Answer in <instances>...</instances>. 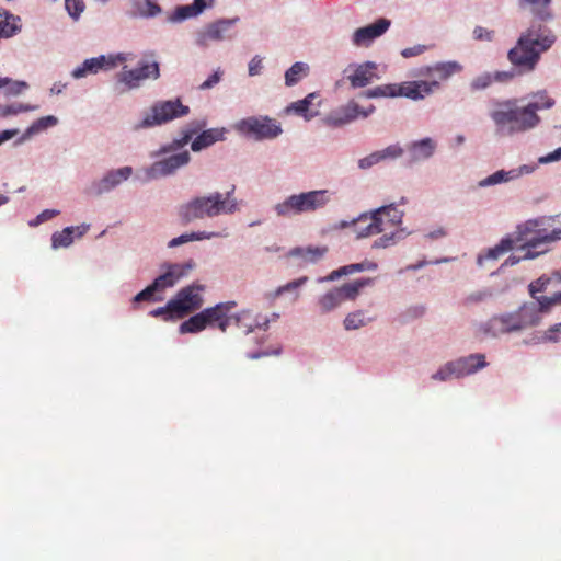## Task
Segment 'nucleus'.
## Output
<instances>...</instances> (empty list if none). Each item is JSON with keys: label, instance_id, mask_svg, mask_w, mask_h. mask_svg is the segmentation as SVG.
I'll use <instances>...</instances> for the list:
<instances>
[{"label": "nucleus", "instance_id": "nucleus-55", "mask_svg": "<svg viewBox=\"0 0 561 561\" xmlns=\"http://www.w3.org/2000/svg\"><path fill=\"white\" fill-rule=\"evenodd\" d=\"M545 339L550 342H560L561 341V322L550 327L545 332Z\"/></svg>", "mask_w": 561, "mask_h": 561}, {"label": "nucleus", "instance_id": "nucleus-41", "mask_svg": "<svg viewBox=\"0 0 561 561\" xmlns=\"http://www.w3.org/2000/svg\"><path fill=\"white\" fill-rule=\"evenodd\" d=\"M309 70L308 65L304 62H295L285 73V83L290 87L300 81V79L307 76Z\"/></svg>", "mask_w": 561, "mask_h": 561}, {"label": "nucleus", "instance_id": "nucleus-12", "mask_svg": "<svg viewBox=\"0 0 561 561\" xmlns=\"http://www.w3.org/2000/svg\"><path fill=\"white\" fill-rule=\"evenodd\" d=\"M204 285L191 284L181 288L173 298H171V308L175 311V317L183 319L190 313L201 309L204 299L201 295L204 291Z\"/></svg>", "mask_w": 561, "mask_h": 561}, {"label": "nucleus", "instance_id": "nucleus-3", "mask_svg": "<svg viewBox=\"0 0 561 561\" xmlns=\"http://www.w3.org/2000/svg\"><path fill=\"white\" fill-rule=\"evenodd\" d=\"M512 236L517 248L525 251L524 259H535L549 251V245L561 238V230H549L545 220L537 218L518 225Z\"/></svg>", "mask_w": 561, "mask_h": 561}, {"label": "nucleus", "instance_id": "nucleus-32", "mask_svg": "<svg viewBox=\"0 0 561 561\" xmlns=\"http://www.w3.org/2000/svg\"><path fill=\"white\" fill-rule=\"evenodd\" d=\"M87 229L88 228L66 227L64 230L57 231L51 236V247L54 249L69 247L73 242L72 234L75 231H77L79 236H82Z\"/></svg>", "mask_w": 561, "mask_h": 561}, {"label": "nucleus", "instance_id": "nucleus-45", "mask_svg": "<svg viewBox=\"0 0 561 561\" xmlns=\"http://www.w3.org/2000/svg\"><path fill=\"white\" fill-rule=\"evenodd\" d=\"M58 123L57 117L53 115L44 116L38 119H36L27 129L25 135L32 136L34 134H37L42 130H45L48 127H53Z\"/></svg>", "mask_w": 561, "mask_h": 561}, {"label": "nucleus", "instance_id": "nucleus-8", "mask_svg": "<svg viewBox=\"0 0 561 561\" xmlns=\"http://www.w3.org/2000/svg\"><path fill=\"white\" fill-rule=\"evenodd\" d=\"M403 213L393 204L381 206L370 213V219L375 222L379 233H385L374 242V248H387L394 242L396 230L402 222Z\"/></svg>", "mask_w": 561, "mask_h": 561}, {"label": "nucleus", "instance_id": "nucleus-63", "mask_svg": "<svg viewBox=\"0 0 561 561\" xmlns=\"http://www.w3.org/2000/svg\"><path fill=\"white\" fill-rule=\"evenodd\" d=\"M27 83L24 81H15L11 84L8 92L12 95H18L22 93L25 89H27Z\"/></svg>", "mask_w": 561, "mask_h": 561}, {"label": "nucleus", "instance_id": "nucleus-42", "mask_svg": "<svg viewBox=\"0 0 561 561\" xmlns=\"http://www.w3.org/2000/svg\"><path fill=\"white\" fill-rule=\"evenodd\" d=\"M319 307L321 312H330L342 304L340 294L334 289L328 291L319 299Z\"/></svg>", "mask_w": 561, "mask_h": 561}, {"label": "nucleus", "instance_id": "nucleus-30", "mask_svg": "<svg viewBox=\"0 0 561 561\" xmlns=\"http://www.w3.org/2000/svg\"><path fill=\"white\" fill-rule=\"evenodd\" d=\"M316 98V93L308 94L305 99L291 103L286 111L294 112L298 116H302L306 121H309L318 115V110L312 108V101Z\"/></svg>", "mask_w": 561, "mask_h": 561}, {"label": "nucleus", "instance_id": "nucleus-20", "mask_svg": "<svg viewBox=\"0 0 561 561\" xmlns=\"http://www.w3.org/2000/svg\"><path fill=\"white\" fill-rule=\"evenodd\" d=\"M439 83L433 81H412L397 84V96H405L412 100H420L431 94L434 89L438 88Z\"/></svg>", "mask_w": 561, "mask_h": 561}, {"label": "nucleus", "instance_id": "nucleus-1", "mask_svg": "<svg viewBox=\"0 0 561 561\" xmlns=\"http://www.w3.org/2000/svg\"><path fill=\"white\" fill-rule=\"evenodd\" d=\"M556 42L550 28L541 23H533L519 36L516 45L510 49L507 58L522 72H530L537 67L540 55Z\"/></svg>", "mask_w": 561, "mask_h": 561}, {"label": "nucleus", "instance_id": "nucleus-49", "mask_svg": "<svg viewBox=\"0 0 561 561\" xmlns=\"http://www.w3.org/2000/svg\"><path fill=\"white\" fill-rule=\"evenodd\" d=\"M149 314L156 318L160 317L164 321H174L179 319L178 317H175L174 309L171 308V300H169L165 306L151 310Z\"/></svg>", "mask_w": 561, "mask_h": 561}, {"label": "nucleus", "instance_id": "nucleus-53", "mask_svg": "<svg viewBox=\"0 0 561 561\" xmlns=\"http://www.w3.org/2000/svg\"><path fill=\"white\" fill-rule=\"evenodd\" d=\"M204 126H205V123H202L196 128H193V129L184 131L183 136L180 139H175L172 142L171 148L172 149H179V148L185 146L191 140L193 135L196 134L197 130L201 129Z\"/></svg>", "mask_w": 561, "mask_h": 561}, {"label": "nucleus", "instance_id": "nucleus-9", "mask_svg": "<svg viewBox=\"0 0 561 561\" xmlns=\"http://www.w3.org/2000/svg\"><path fill=\"white\" fill-rule=\"evenodd\" d=\"M488 366L483 354H470L465 357L450 360L432 375L433 380L446 381L453 377L461 378Z\"/></svg>", "mask_w": 561, "mask_h": 561}, {"label": "nucleus", "instance_id": "nucleus-60", "mask_svg": "<svg viewBox=\"0 0 561 561\" xmlns=\"http://www.w3.org/2000/svg\"><path fill=\"white\" fill-rule=\"evenodd\" d=\"M262 69V59L259 56L253 57L249 62V75L256 76Z\"/></svg>", "mask_w": 561, "mask_h": 561}, {"label": "nucleus", "instance_id": "nucleus-61", "mask_svg": "<svg viewBox=\"0 0 561 561\" xmlns=\"http://www.w3.org/2000/svg\"><path fill=\"white\" fill-rule=\"evenodd\" d=\"M424 50H425V46L416 45V46H413V47L404 48L401 51V55L404 58H410V57H414V56L421 55Z\"/></svg>", "mask_w": 561, "mask_h": 561}, {"label": "nucleus", "instance_id": "nucleus-24", "mask_svg": "<svg viewBox=\"0 0 561 561\" xmlns=\"http://www.w3.org/2000/svg\"><path fill=\"white\" fill-rule=\"evenodd\" d=\"M436 145L431 138H424L420 141H414L408 147L411 161H421L428 159L433 156Z\"/></svg>", "mask_w": 561, "mask_h": 561}, {"label": "nucleus", "instance_id": "nucleus-29", "mask_svg": "<svg viewBox=\"0 0 561 561\" xmlns=\"http://www.w3.org/2000/svg\"><path fill=\"white\" fill-rule=\"evenodd\" d=\"M377 264L374 262H362V263H355L342 266L337 270L332 271L327 277L322 278L321 280L327 282H333L342 276H347L353 273L363 272V271H369V270H376Z\"/></svg>", "mask_w": 561, "mask_h": 561}, {"label": "nucleus", "instance_id": "nucleus-19", "mask_svg": "<svg viewBox=\"0 0 561 561\" xmlns=\"http://www.w3.org/2000/svg\"><path fill=\"white\" fill-rule=\"evenodd\" d=\"M390 26V21L381 18L375 23L357 28L353 34V44L355 46H367L375 38L381 36Z\"/></svg>", "mask_w": 561, "mask_h": 561}, {"label": "nucleus", "instance_id": "nucleus-48", "mask_svg": "<svg viewBox=\"0 0 561 561\" xmlns=\"http://www.w3.org/2000/svg\"><path fill=\"white\" fill-rule=\"evenodd\" d=\"M16 20L13 15L7 16L4 20L0 21V38L4 37H11L13 36L16 31L19 30L16 25Z\"/></svg>", "mask_w": 561, "mask_h": 561}, {"label": "nucleus", "instance_id": "nucleus-31", "mask_svg": "<svg viewBox=\"0 0 561 561\" xmlns=\"http://www.w3.org/2000/svg\"><path fill=\"white\" fill-rule=\"evenodd\" d=\"M462 66L457 61L437 62L433 67L427 68V75L438 80H447L451 76L460 72Z\"/></svg>", "mask_w": 561, "mask_h": 561}, {"label": "nucleus", "instance_id": "nucleus-50", "mask_svg": "<svg viewBox=\"0 0 561 561\" xmlns=\"http://www.w3.org/2000/svg\"><path fill=\"white\" fill-rule=\"evenodd\" d=\"M493 82L494 78L492 77V73L485 72L472 79L470 82V89L472 91L484 90L489 88Z\"/></svg>", "mask_w": 561, "mask_h": 561}, {"label": "nucleus", "instance_id": "nucleus-40", "mask_svg": "<svg viewBox=\"0 0 561 561\" xmlns=\"http://www.w3.org/2000/svg\"><path fill=\"white\" fill-rule=\"evenodd\" d=\"M517 178H518L517 171L500 170V171H496L493 174L486 176L482 181H480L479 185L480 186H490V185H495V184L503 183V182H508V181L517 179Z\"/></svg>", "mask_w": 561, "mask_h": 561}, {"label": "nucleus", "instance_id": "nucleus-21", "mask_svg": "<svg viewBox=\"0 0 561 561\" xmlns=\"http://www.w3.org/2000/svg\"><path fill=\"white\" fill-rule=\"evenodd\" d=\"M133 173L130 167H123L117 170L110 171L99 182L94 183L92 188L95 194L101 195L104 192H108L114 188L121 182L127 180Z\"/></svg>", "mask_w": 561, "mask_h": 561}, {"label": "nucleus", "instance_id": "nucleus-37", "mask_svg": "<svg viewBox=\"0 0 561 561\" xmlns=\"http://www.w3.org/2000/svg\"><path fill=\"white\" fill-rule=\"evenodd\" d=\"M207 325L203 311L192 316L188 320L180 324L179 331L181 334L197 333L203 331Z\"/></svg>", "mask_w": 561, "mask_h": 561}, {"label": "nucleus", "instance_id": "nucleus-56", "mask_svg": "<svg viewBox=\"0 0 561 561\" xmlns=\"http://www.w3.org/2000/svg\"><path fill=\"white\" fill-rule=\"evenodd\" d=\"M473 36L478 41H492L494 37V31L486 30L482 26H477L473 30Z\"/></svg>", "mask_w": 561, "mask_h": 561}, {"label": "nucleus", "instance_id": "nucleus-59", "mask_svg": "<svg viewBox=\"0 0 561 561\" xmlns=\"http://www.w3.org/2000/svg\"><path fill=\"white\" fill-rule=\"evenodd\" d=\"M195 12L199 15L205 9L213 8L215 4V0H193V3H191Z\"/></svg>", "mask_w": 561, "mask_h": 561}, {"label": "nucleus", "instance_id": "nucleus-46", "mask_svg": "<svg viewBox=\"0 0 561 561\" xmlns=\"http://www.w3.org/2000/svg\"><path fill=\"white\" fill-rule=\"evenodd\" d=\"M37 105L22 104V103H13L10 105H0V117H9L13 115H18L22 112H30L37 110Z\"/></svg>", "mask_w": 561, "mask_h": 561}, {"label": "nucleus", "instance_id": "nucleus-22", "mask_svg": "<svg viewBox=\"0 0 561 561\" xmlns=\"http://www.w3.org/2000/svg\"><path fill=\"white\" fill-rule=\"evenodd\" d=\"M375 70L376 65L370 61L357 66L354 72L348 76L352 88L357 89L368 85L377 77Z\"/></svg>", "mask_w": 561, "mask_h": 561}, {"label": "nucleus", "instance_id": "nucleus-35", "mask_svg": "<svg viewBox=\"0 0 561 561\" xmlns=\"http://www.w3.org/2000/svg\"><path fill=\"white\" fill-rule=\"evenodd\" d=\"M327 252V248L308 247V248H294L289 251L290 256L301 257L307 263H316Z\"/></svg>", "mask_w": 561, "mask_h": 561}, {"label": "nucleus", "instance_id": "nucleus-36", "mask_svg": "<svg viewBox=\"0 0 561 561\" xmlns=\"http://www.w3.org/2000/svg\"><path fill=\"white\" fill-rule=\"evenodd\" d=\"M554 105V100L548 95L546 91H539L531 96V101L523 106L524 110H530L534 115L540 110L551 108Z\"/></svg>", "mask_w": 561, "mask_h": 561}, {"label": "nucleus", "instance_id": "nucleus-51", "mask_svg": "<svg viewBox=\"0 0 561 561\" xmlns=\"http://www.w3.org/2000/svg\"><path fill=\"white\" fill-rule=\"evenodd\" d=\"M65 7L69 15L75 20L80 16L85 8L82 0H65Z\"/></svg>", "mask_w": 561, "mask_h": 561}, {"label": "nucleus", "instance_id": "nucleus-52", "mask_svg": "<svg viewBox=\"0 0 561 561\" xmlns=\"http://www.w3.org/2000/svg\"><path fill=\"white\" fill-rule=\"evenodd\" d=\"M379 156L381 161L388 160V159H397L403 154V149L399 145H391L387 148L379 150Z\"/></svg>", "mask_w": 561, "mask_h": 561}, {"label": "nucleus", "instance_id": "nucleus-33", "mask_svg": "<svg viewBox=\"0 0 561 561\" xmlns=\"http://www.w3.org/2000/svg\"><path fill=\"white\" fill-rule=\"evenodd\" d=\"M551 0H522V5L527 7L529 11L539 20L547 21L552 18L550 11Z\"/></svg>", "mask_w": 561, "mask_h": 561}, {"label": "nucleus", "instance_id": "nucleus-34", "mask_svg": "<svg viewBox=\"0 0 561 561\" xmlns=\"http://www.w3.org/2000/svg\"><path fill=\"white\" fill-rule=\"evenodd\" d=\"M554 279L557 282H561V270L553 271L551 276L542 275L536 280L531 282L528 285V291L531 298H537L538 294L543 293L551 280Z\"/></svg>", "mask_w": 561, "mask_h": 561}, {"label": "nucleus", "instance_id": "nucleus-7", "mask_svg": "<svg viewBox=\"0 0 561 561\" xmlns=\"http://www.w3.org/2000/svg\"><path fill=\"white\" fill-rule=\"evenodd\" d=\"M194 267L195 262L193 260H188L184 263L170 264L162 275L158 276L152 284L134 297V301L159 300L160 298H153L154 293L174 286L180 279L187 276Z\"/></svg>", "mask_w": 561, "mask_h": 561}, {"label": "nucleus", "instance_id": "nucleus-64", "mask_svg": "<svg viewBox=\"0 0 561 561\" xmlns=\"http://www.w3.org/2000/svg\"><path fill=\"white\" fill-rule=\"evenodd\" d=\"M307 279H308V277L304 276L296 280H293V282L286 284L285 286L280 287L278 289V294L286 291V290L295 289V288L299 287L300 285L305 284L307 282Z\"/></svg>", "mask_w": 561, "mask_h": 561}, {"label": "nucleus", "instance_id": "nucleus-11", "mask_svg": "<svg viewBox=\"0 0 561 561\" xmlns=\"http://www.w3.org/2000/svg\"><path fill=\"white\" fill-rule=\"evenodd\" d=\"M188 113V106L183 105L180 99L160 101L152 105L150 113L146 115L139 124V127L148 128L162 125L174 118L185 116Z\"/></svg>", "mask_w": 561, "mask_h": 561}, {"label": "nucleus", "instance_id": "nucleus-6", "mask_svg": "<svg viewBox=\"0 0 561 561\" xmlns=\"http://www.w3.org/2000/svg\"><path fill=\"white\" fill-rule=\"evenodd\" d=\"M330 201L325 190H316L293 194L274 207L279 217H294L304 213H313L323 208Z\"/></svg>", "mask_w": 561, "mask_h": 561}, {"label": "nucleus", "instance_id": "nucleus-18", "mask_svg": "<svg viewBox=\"0 0 561 561\" xmlns=\"http://www.w3.org/2000/svg\"><path fill=\"white\" fill-rule=\"evenodd\" d=\"M191 156L188 151H183L165 159L154 162L149 169L151 178H159L172 174L179 168L188 163Z\"/></svg>", "mask_w": 561, "mask_h": 561}, {"label": "nucleus", "instance_id": "nucleus-2", "mask_svg": "<svg viewBox=\"0 0 561 561\" xmlns=\"http://www.w3.org/2000/svg\"><path fill=\"white\" fill-rule=\"evenodd\" d=\"M496 134L512 136L535 128L540 123V117L534 115L530 110H524L517 105V100L494 101L490 111Z\"/></svg>", "mask_w": 561, "mask_h": 561}, {"label": "nucleus", "instance_id": "nucleus-62", "mask_svg": "<svg viewBox=\"0 0 561 561\" xmlns=\"http://www.w3.org/2000/svg\"><path fill=\"white\" fill-rule=\"evenodd\" d=\"M190 241H194L193 240V237H191V233H184V234H181L176 238H173L170 242H169V248H175V247H179L183 243H186V242H190Z\"/></svg>", "mask_w": 561, "mask_h": 561}, {"label": "nucleus", "instance_id": "nucleus-27", "mask_svg": "<svg viewBox=\"0 0 561 561\" xmlns=\"http://www.w3.org/2000/svg\"><path fill=\"white\" fill-rule=\"evenodd\" d=\"M352 224L358 239L378 234L377 226H375V222L370 219V213L359 215L352 220Z\"/></svg>", "mask_w": 561, "mask_h": 561}, {"label": "nucleus", "instance_id": "nucleus-38", "mask_svg": "<svg viewBox=\"0 0 561 561\" xmlns=\"http://www.w3.org/2000/svg\"><path fill=\"white\" fill-rule=\"evenodd\" d=\"M134 14L144 18H152L161 12L160 5L153 0H134Z\"/></svg>", "mask_w": 561, "mask_h": 561}, {"label": "nucleus", "instance_id": "nucleus-47", "mask_svg": "<svg viewBox=\"0 0 561 561\" xmlns=\"http://www.w3.org/2000/svg\"><path fill=\"white\" fill-rule=\"evenodd\" d=\"M197 12L192 4L179 5L174 12L169 16L170 22H181L190 18L197 16Z\"/></svg>", "mask_w": 561, "mask_h": 561}, {"label": "nucleus", "instance_id": "nucleus-14", "mask_svg": "<svg viewBox=\"0 0 561 561\" xmlns=\"http://www.w3.org/2000/svg\"><path fill=\"white\" fill-rule=\"evenodd\" d=\"M160 77V68L157 61H145L141 60L139 66L135 69L126 70L123 69L117 75V81L123 83L127 89H136L140 85V82L146 79L157 80Z\"/></svg>", "mask_w": 561, "mask_h": 561}, {"label": "nucleus", "instance_id": "nucleus-28", "mask_svg": "<svg viewBox=\"0 0 561 561\" xmlns=\"http://www.w3.org/2000/svg\"><path fill=\"white\" fill-rule=\"evenodd\" d=\"M534 299L535 304H525L523 307H533L541 320L542 313H549L554 306L561 305V291L554 293L552 296H537Z\"/></svg>", "mask_w": 561, "mask_h": 561}, {"label": "nucleus", "instance_id": "nucleus-5", "mask_svg": "<svg viewBox=\"0 0 561 561\" xmlns=\"http://www.w3.org/2000/svg\"><path fill=\"white\" fill-rule=\"evenodd\" d=\"M540 323L533 307H520L519 310L492 317L484 327V332L496 337L502 334L522 331Z\"/></svg>", "mask_w": 561, "mask_h": 561}, {"label": "nucleus", "instance_id": "nucleus-23", "mask_svg": "<svg viewBox=\"0 0 561 561\" xmlns=\"http://www.w3.org/2000/svg\"><path fill=\"white\" fill-rule=\"evenodd\" d=\"M225 128H210L199 134L192 142L191 148L193 151H199L204 148L211 146L213 144L224 140Z\"/></svg>", "mask_w": 561, "mask_h": 561}, {"label": "nucleus", "instance_id": "nucleus-54", "mask_svg": "<svg viewBox=\"0 0 561 561\" xmlns=\"http://www.w3.org/2000/svg\"><path fill=\"white\" fill-rule=\"evenodd\" d=\"M379 162H381L379 152L375 151V152L366 156L365 158L359 159L358 167L360 169L365 170V169L371 168L373 165H375V164H377Z\"/></svg>", "mask_w": 561, "mask_h": 561}, {"label": "nucleus", "instance_id": "nucleus-57", "mask_svg": "<svg viewBox=\"0 0 561 561\" xmlns=\"http://www.w3.org/2000/svg\"><path fill=\"white\" fill-rule=\"evenodd\" d=\"M220 79H221V72L219 70H217L199 85V89L201 90L211 89L220 81Z\"/></svg>", "mask_w": 561, "mask_h": 561}, {"label": "nucleus", "instance_id": "nucleus-4", "mask_svg": "<svg viewBox=\"0 0 561 561\" xmlns=\"http://www.w3.org/2000/svg\"><path fill=\"white\" fill-rule=\"evenodd\" d=\"M231 192L226 196L219 192L210 195L197 196L179 207V217L183 224H190L204 218H213L221 214L237 211V201L230 198Z\"/></svg>", "mask_w": 561, "mask_h": 561}, {"label": "nucleus", "instance_id": "nucleus-17", "mask_svg": "<svg viewBox=\"0 0 561 561\" xmlns=\"http://www.w3.org/2000/svg\"><path fill=\"white\" fill-rule=\"evenodd\" d=\"M234 301L219 302L214 307L203 310L207 325L218 327L220 331L225 332L232 323V316L229 312L236 307Z\"/></svg>", "mask_w": 561, "mask_h": 561}, {"label": "nucleus", "instance_id": "nucleus-43", "mask_svg": "<svg viewBox=\"0 0 561 561\" xmlns=\"http://www.w3.org/2000/svg\"><path fill=\"white\" fill-rule=\"evenodd\" d=\"M373 318L366 317L363 311L348 313L344 319V328L346 330H357L368 324Z\"/></svg>", "mask_w": 561, "mask_h": 561}, {"label": "nucleus", "instance_id": "nucleus-26", "mask_svg": "<svg viewBox=\"0 0 561 561\" xmlns=\"http://www.w3.org/2000/svg\"><path fill=\"white\" fill-rule=\"evenodd\" d=\"M374 283V279L370 277L356 279L351 283H346L340 287H335V290L340 294V298L343 301L345 300H354L359 291Z\"/></svg>", "mask_w": 561, "mask_h": 561}, {"label": "nucleus", "instance_id": "nucleus-25", "mask_svg": "<svg viewBox=\"0 0 561 561\" xmlns=\"http://www.w3.org/2000/svg\"><path fill=\"white\" fill-rule=\"evenodd\" d=\"M516 243L514 241V238L511 234H507L501 241L494 245L493 248L489 249L484 255L478 256V264L482 265L484 260H497L500 256L504 255L508 251L516 248Z\"/></svg>", "mask_w": 561, "mask_h": 561}, {"label": "nucleus", "instance_id": "nucleus-58", "mask_svg": "<svg viewBox=\"0 0 561 561\" xmlns=\"http://www.w3.org/2000/svg\"><path fill=\"white\" fill-rule=\"evenodd\" d=\"M228 233H221V232H206V231H199V232H192L191 237H193L194 241H199L204 239H211V238H218V237H227Z\"/></svg>", "mask_w": 561, "mask_h": 561}, {"label": "nucleus", "instance_id": "nucleus-16", "mask_svg": "<svg viewBox=\"0 0 561 561\" xmlns=\"http://www.w3.org/2000/svg\"><path fill=\"white\" fill-rule=\"evenodd\" d=\"M374 110L375 107L373 105H370L368 110H363L356 102L350 101L346 105L331 113L327 117V123L330 126L340 127L357 119L358 117L366 118L374 112Z\"/></svg>", "mask_w": 561, "mask_h": 561}, {"label": "nucleus", "instance_id": "nucleus-10", "mask_svg": "<svg viewBox=\"0 0 561 561\" xmlns=\"http://www.w3.org/2000/svg\"><path fill=\"white\" fill-rule=\"evenodd\" d=\"M234 128L241 135L255 140L274 139L283 133L279 123L268 116L243 118L236 124Z\"/></svg>", "mask_w": 561, "mask_h": 561}, {"label": "nucleus", "instance_id": "nucleus-39", "mask_svg": "<svg viewBox=\"0 0 561 561\" xmlns=\"http://www.w3.org/2000/svg\"><path fill=\"white\" fill-rule=\"evenodd\" d=\"M232 323L240 328L244 333H250L254 328L259 327V322L249 310L232 316Z\"/></svg>", "mask_w": 561, "mask_h": 561}, {"label": "nucleus", "instance_id": "nucleus-15", "mask_svg": "<svg viewBox=\"0 0 561 561\" xmlns=\"http://www.w3.org/2000/svg\"><path fill=\"white\" fill-rule=\"evenodd\" d=\"M126 57L124 54L99 56L95 58L87 59L83 64L76 69L72 70V77L76 79H80L85 77L88 73H98L101 69H112L117 64L124 62Z\"/></svg>", "mask_w": 561, "mask_h": 561}, {"label": "nucleus", "instance_id": "nucleus-44", "mask_svg": "<svg viewBox=\"0 0 561 561\" xmlns=\"http://www.w3.org/2000/svg\"><path fill=\"white\" fill-rule=\"evenodd\" d=\"M363 96L367 99L374 98H394L397 96V84H385L379 85L374 89H369L362 93Z\"/></svg>", "mask_w": 561, "mask_h": 561}, {"label": "nucleus", "instance_id": "nucleus-13", "mask_svg": "<svg viewBox=\"0 0 561 561\" xmlns=\"http://www.w3.org/2000/svg\"><path fill=\"white\" fill-rule=\"evenodd\" d=\"M238 21L239 18L219 19L207 24L197 33L196 43L199 46L206 47L210 43L232 38L233 34L231 31Z\"/></svg>", "mask_w": 561, "mask_h": 561}]
</instances>
